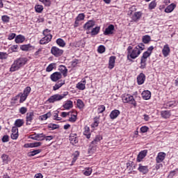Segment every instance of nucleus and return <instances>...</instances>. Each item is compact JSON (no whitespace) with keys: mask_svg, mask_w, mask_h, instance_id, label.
I'll use <instances>...</instances> for the list:
<instances>
[{"mask_svg":"<svg viewBox=\"0 0 178 178\" xmlns=\"http://www.w3.org/2000/svg\"><path fill=\"white\" fill-rule=\"evenodd\" d=\"M141 16H143V13H141V12H136L132 16V19L134 22H137L141 19Z\"/></svg>","mask_w":178,"mask_h":178,"instance_id":"obj_27","label":"nucleus"},{"mask_svg":"<svg viewBox=\"0 0 178 178\" xmlns=\"http://www.w3.org/2000/svg\"><path fill=\"white\" fill-rule=\"evenodd\" d=\"M121 98L124 104H131V105L136 106V103L133 95L129 94H124L122 95Z\"/></svg>","mask_w":178,"mask_h":178,"instance_id":"obj_5","label":"nucleus"},{"mask_svg":"<svg viewBox=\"0 0 178 178\" xmlns=\"http://www.w3.org/2000/svg\"><path fill=\"white\" fill-rule=\"evenodd\" d=\"M115 62H116V56H112L109 58L108 69L112 70L115 67Z\"/></svg>","mask_w":178,"mask_h":178,"instance_id":"obj_18","label":"nucleus"},{"mask_svg":"<svg viewBox=\"0 0 178 178\" xmlns=\"http://www.w3.org/2000/svg\"><path fill=\"white\" fill-rule=\"evenodd\" d=\"M162 118L164 119H168V118H170V112H161L160 113Z\"/></svg>","mask_w":178,"mask_h":178,"instance_id":"obj_51","label":"nucleus"},{"mask_svg":"<svg viewBox=\"0 0 178 178\" xmlns=\"http://www.w3.org/2000/svg\"><path fill=\"white\" fill-rule=\"evenodd\" d=\"M68 95L69 92H64L62 95H54L47 99V102H49V104H54V102H58V101H62V99H63V98L67 97Z\"/></svg>","mask_w":178,"mask_h":178,"instance_id":"obj_4","label":"nucleus"},{"mask_svg":"<svg viewBox=\"0 0 178 178\" xmlns=\"http://www.w3.org/2000/svg\"><path fill=\"white\" fill-rule=\"evenodd\" d=\"M152 51H154V46H150L147 51H145L143 54V56L140 57V69H145L147 67V59L151 56L152 54Z\"/></svg>","mask_w":178,"mask_h":178,"instance_id":"obj_3","label":"nucleus"},{"mask_svg":"<svg viewBox=\"0 0 178 178\" xmlns=\"http://www.w3.org/2000/svg\"><path fill=\"white\" fill-rule=\"evenodd\" d=\"M63 86H65V81L60 80L58 81L54 86H53V90L56 91L57 90H59Z\"/></svg>","mask_w":178,"mask_h":178,"instance_id":"obj_21","label":"nucleus"},{"mask_svg":"<svg viewBox=\"0 0 178 178\" xmlns=\"http://www.w3.org/2000/svg\"><path fill=\"white\" fill-rule=\"evenodd\" d=\"M33 119H34V113L33 112L27 113L26 116V124L27 125L31 124Z\"/></svg>","mask_w":178,"mask_h":178,"instance_id":"obj_11","label":"nucleus"},{"mask_svg":"<svg viewBox=\"0 0 178 178\" xmlns=\"http://www.w3.org/2000/svg\"><path fill=\"white\" fill-rule=\"evenodd\" d=\"M141 96L143 99H145V101H148V99H151V92L149 90H144L141 93Z\"/></svg>","mask_w":178,"mask_h":178,"instance_id":"obj_20","label":"nucleus"},{"mask_svg":"<svg viewBox=\"0 0 178 178\" xmlns=\"http://www.w3.org/2000/svg\"><path fill=\"white\" fill-rule=\"evenodd\" d=\"M100 30L101 28L99 26H96L95 28H93L90 32L91 35H97L99 33Z\"/></svg>","mask_w":178,"mask_h":178,"instance_id":"obj_32","label":"nucleus"},{"mask_svg":"<svg viewBox=\"0 0 178 178\" xmlns=\"http://www.w3.org/2000/svg\"><path fill=\"white\" fill-rule=\"evenodd\" d=\"M70 140L71 144H72V145H74V144H77L79 143V140H77V138H73V136H70Z\"/></svg>","mask_w":178,"mask_h":178,"instance_id":"obj_47","label":"nucleus"},{"mask_svg":"<svg viewBox=\"0 0 178 178\" xmlns=\"http://www.w3.org/2000/svg\"><path fill=\"white\" fill-rule=\"evenodd\" d=\"M147 156V150H143L141 151L137 157L138 162H141V160L144 159Z\"/></svg>","mask_w":178,"mask_h":178,"instance_id":"obj_23","label":"nucleus"},{"mask_svg":"<svg viewBox=\"0 0 178 178\" xmlns=\"http://www.w3.org/2000/svg\"><path fill=\"white\" fill-rule=\"evenodd\" d=\"M40 2H42L44 6L49 7L51 6V0H39Z\"/></svg>","mask_w":178,"mask_h":178,"instance_id":"obj_49","label":"nucleus"},{"mask_svg":"<svg viewBox=\"0 0 178 178\" xmlns=\"http://www.w3.org/2000/svg\"><path fill=\"white\" fill-rule=\"evenodd\" d=\"M101 140H102V136H101L100 135H97L95 137V138L93 140V141H92V144L95 145V144H97L98 143H99Z\"/></svg>","mask_w":178,"mask_h":178,"instance_id":"obj_38","label":"nucleus"},{"mask_svg":"<svg viewBox=\"0 0 178 178\" xmlns=\"http://www.w3.org/2000/svg\"><path fill=\"white\" fill-rule=\"evenodd\" d=\"M31 48H33V46H31V44H22L20 46V50L24 51L25 52H27V51L31 50Z\"/></svg>","mask_w":178,"mask_h":178,"instance_id":"obj_26","label":"nucleus"},{"mask_svg":"<svg viewBox=\"0 0 178 178\" xmlns=\"http://www.w3.org/2000/svg\"><path fill=\"white\" fill-rule=\"evenodd\" d=\"M16 38V33H10L8 35V40H9L10 41H12V40Z\"/></svg>","mask_w":178,"mask_h":178,"instance_id":"obj_60","label":"nucleus"},{"mask_svg":"<svg viewBox=\"0 0 178 178\" xmlns=\"http://www.w3.org/2000/svg\"><path fill=\"white\" fill-rule=\"evenodd\" d=\"M24 124V120L22 119H17L15 122V126L17 127H22Z\"/></svg>","mask_w":178,"mask_h":178,"instance_id":"obj_31","label":"nucleus"},{"mask_svg":"<svg viewBox=\"0 0 178 178\" xmlns=\"http://www.w3.org/2000/svg\"><path fill=\"white\" fill-rule=\"evenodd\" d=\"M19 137V132H12L11 138L12 140H17Z\"/></svg>","mask_w":178,"mask_h":178,"instance_id":"obj_57","label":"nucleus"},{"mask_svg":"<svg viewBox=\"0 0 178 178\" xmlns=\"http://www.w3.org/2000/svg\"><path fill=\"white\" fill-rule=\"evenodd\" d=\"M120 115V112H111L110 114L111 119H116V118Z\"/></svg>","mask_w":178,"mask_h":178,"instance_id":"obj_52","label":"nucleus"},{"mask_svg":"<svg viewBox=\"0 0 178 178\" xmlns=\"http://www.w3.org/2000/svg\"><path fill=\"white\" fill-rule=\"evenodd\" d=\"M55 67H56V63H51L46 68V72L49 73V72H52V70H54V69H55Z\"/></svg>","mask_w":178,"mask_h":178,"instance_id":"obj_34","label":"nucleus"},{"mask_svg":"<svg viewBox=\"0 0 178 178\" xmlns=\"http://www.w3.org/2000/svg\"><path fill=\"white\" fill-rule=\"evenodd\" d=\"M136 48H138V49L140 51L143 52L144 49H145V45L144 43H139L138 45L135 47Z\"/></svg>","mask_w":178,"mask_h":178,"instance_id":"obj_42","label":"nucleus"},{"mask_svg":"<svg viewBox=\"0 0 178 178\" xmlns=\"http://www.w3.org/2000/svg\"><path fill=\"white\" fill-rule=\"evenodd\" d=\"M138 170H139V172L141 173H143V175H145L148 173V166H144L140 164Z\"/></svg>","mask_w":178,"mask_h":178,"instance_id":"obj_28","label":"nucleus"},{"mask_svg":"<svg viewBox=\"0 0 178 178\" xmlns=\"http://www.w3.org/2000/svg\"><path fill=\"white\" fill-rule=\"evenodd\" d=\"M41 152V149H35L32 152H30L28 153L29 156H34L35 155H37V154H40Z\"/></svg>","mask_w":178,"mask_h":178,"instance_id":"obj_41","label":"nucleus"},{"mask_svg":"<svg viewBox=\"0 0 178 178\" xmlns=\"http://www.w3.org/2000/svg\"><path fill=\"white\" fill-rule=\"evenodd\" d=\"M51 112H48L46 114L40 115L38 117V119L39 120L44 121V120H47V119H48L49 118H51Z\"/></svg>","mask_w":178,"mask_h":178,"instance_id":"obj_29","label":"nucleus"},{"mask_svg":"<svg viewBox=\"0 0 178 178\" xmlns=\"http://www.w3.org/2000/svg\"><path fill=\"white\" fill-rule=\"evenodd\" d=\"M175 8H176V4L172 3L169 6H168L165 8L164 11L165 12V13H172V12H173V10H175Z\"/></svg>","mask_w":178,"mask_h":178,"instance_id":"obj_22","label":"nucleus"},{"mask_svg":"<svg viewBox=\"0 0 178 178\" xmlns=\"http://www.w3.org/2000/svg\"><path fill=\"white\" fill-rule=\"evenodd\" d=\"M60 79H62V73L59 72H55L50 75V79L54 83H56V81H60L59 80H60Z\"/></svg>","mask_w":178,"mask_h":178,"instance_id":"obj_7","label":"nucleus"},{"mask_svg":"<svg viewBox=\"0 0 178 178\" xmlns=\"http://www.w3.org/2000/svg\"><path fill=\"white\" fill-rule=\"evenodd\" d=\"M94 26H95V22L88 21L84 24L83 29H86V30H90V29H92Z\"/></svg>","mask_w":178,"mask_h":178,"instance_id":"obj_25","label":"nucleus"},{"mask_svg":"<svg viewBox=\"0 0 178 178\" xmlns=\"http://www.w3.org/2000/svg\"><path fill=\"white\" fill-rule=\"evenodd\" d=\"M142 41L143 44H149V42H151V36H149V35H145L143 36Z\"/></svg>","mask_w":178,"mask_h":178,"instance_id":"obj_30","label":"nucleus"},{"mask_svg":"<svg viewBox=\"0 0 178 178\" xmlns=\"http://www.w3.org/2000/svg\"><path fill=\"white\" fill-rule=\"evenodd\" d=\"M44 140H46V141H51V140H54V138H55L54 136H46L45 135H44Z\"/></svg>","mask_w":178,"mask_h":178,"instance_id":"obj_61","label":"nucleus"},{"mask_svg":"<svg viewBox=\"0 0 178 178\" xmlns=\"http://www.w3.org/2000/svg\"><path fill=\"white\" fill-rule=\"evenodd\" d=\"M86 169V170L84 171L83 175L85 176H90V175H91V173H92V169L90 168H88Z\"/></svg>","mask_w":178,"mask_h":178,"instance_id":"obj_54","label":"nucleus"},{"mask_svg":"<svg viewBox=\"0 0 178 178\" xmlns=\"http://www.w3.org/2000/svg\"><path fill=\"white\" fill-rule=\"evenodd\" d=\"M17 49H19V45L17 44H14L10 47V51H12V52H17Z\"/></svg>","mask_w":178,"mask_h":178,"instance_id":"obj_58","label":"nucleus"},{"mask_svg":"<svg viewBox=\"0 0 178 178\" xmlns=\"http://www.w3.org/2000/svg\"><path fill=\"white\" fill-rule=\"evenodd\" d=\"M165 157L166 154H165V152H159L156 157V163H161V162H163Z\"/></svg>","mask_w":178,"mask_h":178,"instance_id":"obj_14","label":"nucleus"},{"mask_svg":"<svg viewBox=\"0 0 178 178\" xmlns=\"http://www.w3.org/2000/svg\"><path fill=\"white\" fill-rule=\"evenodd\" d=\"M105 50H106L105 46H104V45H100V46H99V47H98V49H97V52H98L99 54H104V52H105Z\"/></svg>","mask_w":178,"mask_h":178,"instance_id":"obj_53","label":"nucleus"},{"mask_svg":"<svg viewBox=\"0 0 178 178\" xmlns=\"http://www.w3.org/2000/svg\"><path fill=\"white\" fill-rule=\"evenodd\" d=\"M113 31H115V25L110 24L107 28H106L105 31H104V35H111L113 34Z\"/></svg>","mask_w":178,"mask_h":178,"instance_id":"obj_10","label":"nucleus"},{"mask_svg":"<svg viewBox=\"0 0 178 178\" xmlns=\"http://www.w3.org/2000/svg\"><path fill=\"white\" fill-rule=\"evenodd\" d=\"M83 135L86 136V138H90L91 137V134L90 133V127L87 126L85 127Z\"/></svg>","mask_w":178,"mask_h":178,"instance_id":"obj_33","label":"nucleus"},{"mask_svg":"<svg viewBox=\"0 0 178 178\" xmlns=\"http://www.w3.org/2000/svg\"><path fill=\"white\" fill-rule=\"evenodd\" d=\"M136 80L138 86H142V84H144V83H145V74L141 72L140 74L138 75Z\"/></svg>","mask_w":178,"mask_h":178,"instance_id":"obj_12","label":"nucleus"},{"mask_svg":"<svg viewBox=\"0 0 178 178\" xmlns=\"http://www.w3.org/2000/svg\"><path fill=\"white\" fill-rule=\"evenodd\" d=\"M127 60H129V62H132L133 59H137L141 55V51L136 47L133 48V47L129 46L127 49Z\"/></svg>","mask_w":178,"mask_h":178,"instance_id":"obj_2","label":"nucleus"},{"mask_svg":"<svg viewBox=\"0 0 178 178\" xmlns=\"http://www.w3.org/2000/svg\"><path fill=\"white\" fill-rule=\"evenodd\" d=\"M162 54L164 58H167L169 56V54H170V47H169V44H165L162 49Z\"/></svg>","mask_w":178,"mask_h":178,"instance_id":"obj_17","label":"nucleus"},{"mask_svg":"<svg viewBox=\"0 0 178 178\" xmlns=\"http://www.w3.org/2000/svg\"><path fill=\"white\" fill-rule=\"evenodd\" d=\"M51 30L46 29L43 31L42 34L44 35V37H48V35H52L51 33Z\"/></svg>","mask_w":178,"mask_h":178,"instance_id":"obj_56","label":"nucleus"},{"mask_svg":"<svg viewBox=\"0 0 178 178\" xmlns=\"http://www.w3.org/2000/svg\"><path fill=\"white\" fill-rule=\"evenodd\" d=\"M26 41V36L23 35H18L15 37V42L16 44H23Z\"/></svg>","mask_w":178,"mask_h":178,"instance_id":"obj_16","label":"nucleus"},{"mask_svg":"<svg viewBox=\"0 0 178 178\" xmlns=\"http://www.w3.org/2000/svg\"><path fill=\"white\" fill-rule=\"evenodd\" d=\"M1 159L3 163H8V162H9V156H8L7 154H3L1 156Z\"/></svg>","mask_w":178,"mask_h":178,"instance_id":"obj_50","label":"nucleus"},{"mask_svg":"<svg viewBox=\"0 0 178 178\" xmlns=\"http://www.w3.org/2000/svg\"><path fill=\"white\" fill-rule=\"evenodd\" d=\"M98 112H105V106L100 105L98 106Z\"/></svg>","mask_w":178,"mask_h":178,"instance_id":"obj_64","label":"nucleus"},{"mask_svg":"<svg viewBox=\"0 0 178 178\" xmlns=\"http://www.w3.org/2000/svg\"><path fill=\"white\" fill-rule=\"evenodd\" d=\"M29 62V58L26 57H20L14 60L13 63L10 67V72H17L19 69H22L24 65Z\"/></svg>","mask_w":178,"mask_h":178,"instance_id":"obj_1","label":"nucleus"},{"mask_svg":"<svg viewBox=\"0 0 178 178\" xmlns=\"http://www.w3.org/2000/svg\"><path fill=\"white\" fill-rule=\"evenodd\" d=\"M58 70L60 72L61 74H63V77H66L67 76V68L65 65H60Z\"/></svg>","mask_w":178,"mask_h":178,"instance_id":"obj_24","label":"nucleus"},{"mask_svg":"<svg viewBox=\"0 0 178 178\" xmlns=\"http://www.w3.org/2000/svg\"><path fill=\"white\" fill-rule=\"evenodd\" d=\"M30 92H31V88L30 86H27L24 90L22 94L29 97L30 95Z\"/></svg>","mask_w":178,"mask_h":178,"instance_id":"obj_43","label":"nucleus"},{"mask_svg":"<svg viewBox=\"0 0 178 178\" xmlns=\"http://www.w3.org/2000/svg\"><path fill=\"white\" fill-rule=\"evenodd\" d=\"M98 119H99V118L98 117H95L94 118V123L91 124V127H93V128L98 127V124H99V122L98 121Z\"/></svg>","mask_w":178,"mask_h":178,"instance_id":"obj_45","label":"nucleus"},{"mask_svg":"<svg viewBox=\"0 0 178 178\" xmlns=\"http://www.w3.org/2000/svg\"><path fill=\"white\" fill-rule=\"evenodd\" d=\"M77 120V113L74 115H71V117L69 118V122H72V123H74Z\"/></svg>","mask_w":178,"mask_h":178,"instance_id":"obj_48","label":"nucleus"},{"mask_svg":"<svg viewBox=\"0 0 178 178\" xmlns=\"http://www.w3.org/2000/svg\"><path fill=\"white\" fill-rule=\"evenodd\" d=\"M76 106L79 109H83L84 108V102L83 100L79 99L76 100Z\"/></svg>","mask_w":178,"mask_h":178,"instance_id":"obj_35","label":"nucleus"},{"mask_svg":"<svg viewBox=\"0 0 178 178\" xmlns=\"http://www.w3.org/2000/svg\"><path fill=\"white\" fill-rule=\"evenodd\" d=\"M0 59H8V53L0 51Z\"/></svg>","mask_w":178,"mask_h":178,"instance_id":"obj_55","label":"nucleus"},{"mask_svg":"<svg viewBox=\"0 0 178 178\" xmlns=\"http://www.w3.org/2000/svg\"><path fill=\"white\" fill-rule=\"evenodd\" d=\"M19 99H20V95H17V96L14 97L12 98V104H16V102H17V101H19Z\"/></svg>","mask_w":178,"mask_h":178,"instance_id":"obj_59","label":"nucleus"},{"mask_svg":"<svg viewBox=\"0 0 178 178\" xmlns=\"http://www.w3.org/2000/svg\"><path fill=\"white\" fill-rule=\"evenodd\" d=\"M56 44H58L59 47H61L62 48H63V47H65L66 45V42H65V40H63V39L62 38L57 39Z\"/></svg>","mask_w":178,"mask_h":178,"instance_id":"obj_36","label":"nucleus"},{"mask_svg":"<svg viewBox=\"0 0 178 178\" xmlns=\"http://www.w3.org/2000/svg\"><path fill=\"white\" fill-rule=\"evenodd\" d=\"M86 84H87V80H86L85 78H83L81 81L76 84V88L78 90L83 91L86 89Z\"/></svg>","mask_w":178,"mask_h":178,"instance_id":"obj_9","label":"nucleus"},{"mask_svg":"<svg viewBox=\"0 0 178 178\" xmlns=\"http://www.w3.org/2000/svg\"><path fill=\"white\" fill-rule=\"evenodd\" d=\"M51 40H52V35L44 36L40 40V45H45L48 42H51Z\"/></svg>","mask_w":178,"mask_h":178,"instance_id":"obj_15","label":"nucleus"},{"mask_svg":"<svg viewBox=\"0 0 178 178\" xmlns=\"http://www.w3.org/2000/svg\"><path fill=\"white\" fill-rule=\"evenodd\" d=\"M79 65V60H74L71 62V66L72 67H76Z\"/></svg>","mask_w":178,"mask_h":178,"instance_id":"obj_63","label":"nucleus"},{"mask_svg":"<svg viewBox=\"0 0 178 178\" xmlns=\"http://www.w3.org/2000/svg\"><path fill=\"white\" fill-rule=\"evenodd\" d=\"M51 54L55 56V58H59L63 55V49H60L56 46H53L51 49Z\"/></svg>","mask_w":178,"mask_h":178,"instance_id":"obj_6","label":"nucleus"},{"mask_svg":"<svg viewBox=\"0 0 178 178\" xmlns=\"http://www.w3.org/2000/svg\"><path fill=\"white\" fill-rule=\"evenodd\" d=\"M41 52H42V49H38V50L34 53L35 58H38Z\"/></svg>","mask_w":178,"mask_h":178,"instance_id":"obj_62","label":"nucleus"},{"mask_svg":"<svg viewBox=\"0 0 178 178\" xmlns=\"http://www.w3.org/2000/svg\"><path fill=\"white\" fill-rule=\"evenodd\" d=\"M47 127L50 130H56V129H59V125L51 123L48 124Z\"/></svg>","mask_w":178,"mask_h":178,"instance_id":"obj_40","label":"nucleus"},{"mask_svg":"<svg viewBox=\"0 0 178 178\" xmlns=\"http://www.w3.org/2000/svg\"><path fill=\"white\" fill-rule=\"evenodd\" d=\"M85 18H86V15H84V13L79 14L78 16L75 18L74 27H79V24H80V22H81V20H84Z\"/></svg>","mask_w":178,"mask_h":178,"instance_id":"obj_8","label":"nucleus"},{"mask_svg":"<svg viewBox=\"0 0 178 178\" xmlns=\"http://www.w3.org/2000/svg\"><path fill=\"white\" fill-rule=\"evenodd\" d=\"M63 108L66 111H69L73 108V102L71 100H67L64 102L63 105Z\"/></svg>","mask_w":178,"mask_h":178,"instance_id":"obj_19","label":"nucleus"},{"mask_svg":"<svg viewBox=\"0 0 178 178\" xmlns=\"http://www.w3.org/2000/svg\"><path fill=\"white\" fill-rule=\"evenodd\" d=\"M18 95H19V103L22 104V102H24V101H26V99H27V97L26 95L20 92L18 94Z\"/></svg>","mask_w":178,"mask_h":178,"instance_id":"obj_37","label":"nucleus"},{"mask_svg":"<svg viewBox=\"0 0 178 178\" xmlns=\"http://www.w3.org/2000/svg\"><path fill=\"white\" fill-rule=\"evenodd\" d=\"M155 8H156V1L154 0L149 4L148 9L149 10H152V9H155Z\"/></svg>","mask_w":178,"mask_h":178,"instance_id":"obj_39","label":"nucleus"},{"mask_svg":"<svg viewBox=\"0 0 178 178\" xmlns=\"http://www.w3.org/2000/svg\"><path fill=\"white\" fill-rule=\"evenodd\" d=\"M35 12H37L38 13H41V12L44 10V7L41 5H36L35 6Z\"/></svg>","mask_w":178,"mask_h":178,"instance_id":"obj_44","label":"nucleus"},{"mask_svg":"<svg viewBox=\"0 0 178 178\" xmlns=\"http://www.w3.org/2000/svg\"><path fill=\"white\" fill-rule=\"evenodd\" d=\"M44 137V134H35L30 136L31 140H36L37 141H43Z\"/></svg>","mask_w":178,"mask_h":178,"instance_id":"obj_13","label":"nucleus"},{"mask_svg":"<svg viewBox=\"0 0 178 178\" xmlns=\"http://www.w3.org/2000/svg\"><path fill=\"white\" fill-rule=\"evenodd\" d=\"M1 20L2 22H3V23H9V22L10 21V17L8 15H3L1 17Z\"/></svg>","mask_w":178,"mask_h":178,"instance_id":"obj_46","label":"nucleus"}]
</instances>
